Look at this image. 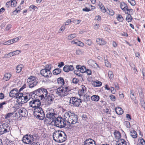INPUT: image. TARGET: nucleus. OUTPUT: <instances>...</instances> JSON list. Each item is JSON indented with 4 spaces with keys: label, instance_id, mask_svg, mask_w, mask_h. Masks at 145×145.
<instances>
[{
    "label": "nucleus",
    "instance_id": "f257e3e1",
    "mask_svg": "<svg viewBox=\"0 0 145 145\" xmlns=\"http://www.w3.org/2000/svg\"><path fill=\"white\" fill-rule=\"evenodd\" d=\"M64 118L67 121V123L74 124L77 123V116L73 112L70 111L66 112L64 115Z\"/></svg>",
    "mask_w": 145,
    "mask_h": 145
},
{
    "label": "nucleus",
    "instance_id": "f03ea898",
    "mask_svg": "<svg viewBox=\"0 0 145 145\" xmlns=\"http://www.w3.org/2000/svg\"><path fill=\"white\" fill-rule=\"evenodd\" d=\"M53 136L54 140L57 142H63L66 140V134L64 131H56L53 133Z\"/></svg>",
    "mask_w": 145,
    "mask_h": 145
},
{
    "label": "nucleus",
    "instance_id": "7ed1b4c3",
    "mask_svg": "<svg viewBox=\"0 0 145 145\" xmlns=\"http://www.w3.org/2000/svg\"><path fill=\"white\" fill-rule=\"evenodd\" d=\"M33 92L32 96L35 98H38L41 100L44 98L45 96L47 95L48 93L47 90L43 88H39Z\"/></svg>",
    "mask_w": 145,
    "mask_h": 145
},
{
    "label": "nucleus",
    "instance_id": "20e7f679",
    "mask_svg": "<svg viewBox=\"0 0 145 145\" xmlns=\"http://www.w3.org/2000/svg\"><path fill=\"white\" fill-rule=\"evenodd\" d=\"M70 91L67 86H61L57 89L55 91L56 93L61 97H64L69 94Z\"/></svg>",
    "mask_w": 145,
    "mask_h": 145
},
{
    "label": "nucleus",
    "instance_id": "39448f33",
    "mask_svg": "<svg viewBox=\"0 0 145 145\" xmlns=\"http://www.w3.org/2000/svg\"><path fill=\"white\" fill-rule=\"evenodd\" d=\"M54 121L55 126L60 128L65 127L67 124V121L64 118H63L61 117H57Z\"/></svg>",
    "mask_w": 145,
    "mask_h": 145
},
{
    "label": "nucleus",
    "instance_id": "423d86ee",
    "mask_svg": "<svg viewBox=\"0 0 145 145\" xmlns=\"http://www.w3.org/2000/svg\"><path fill=\"white\" fill-rule=\"evenodd\" d=\"M38 137L37 135H25L23 138L22 141L25 144H29L34 142L38 138Z\"/></svg>",
    "mask_w": 145,
    "mask_h": 145
},
{
    "label": "nucleus",
    "instance_id": "0eeeda50",
    "mask_svg": "<svg viewBox=\"0 0 145 145\" xmlns=\"http://www.w3.org/2000/svg\"><path fill=\"white\" fill-rule=\"evenodd\" d=\"M33 114L34 116L37 117V118H38L40 120H43L45 117L44 112L40 107L35 108Z\"/></svg>",
    "mask_w": 145,
    "mask_h": 145
},
{
    "label": "nucleus",
    "instance_id": "6e6552de",
    "mask_svg": "<svg viewBox=\"0 0 145 145\" xmlns=\"http://www.w3.org/2000/svg\"><path fill=\"white\" fill-rule=\"evenodd\" d=\"M10 126L7 124L1 122L0 123V134L2 135L10 130Z\"/></svg>",
    "mask_w": 145,
    "mask_h": 145
},
{
    "label": "nucleus",
    "instance_id": "1a4fd4ad",
    "mask_svg": "<svg viewBox=\"0 0 145 145\" xmlns=\"http://www.w3.org/2000/svg\"><path fill=\"white\" fill-rule=\"evenodd\" d=\"M35 99L30 101L29 103L30 106L35 108L40 107L41 104V103L40 100L41 99H39L38 98H35Z\"/></svg>",
    "mask_w": 145,
    "mask_h": 145
},
{
    "label": "nucleus",
    "instance_id": "9d476101",
    "mask_svg": "<svg viewBox=\"0 0 145 145\" xmlns=\"http://www.w3.org/2000/svg\"><path fill=\"white\" fill-rule=\"evenodd\" d=\"M82 102L81 100L78 98L71 97L70 100V103L73 104L74 106L76 107L79 106Z\"/></svg>",
    "mask_w": 145,
    "mask_h": 145
},
{
    "label": "nucleus",
    "instance_id": "9b49d317",
    "mask_svg": "<svg viewBox=\"0 0 145 145\" xmlns=\"http://www.w3.org/2000/svg\"><path fill=\"white\" fill-rule=\"evenodd\" d=\"M18 95V99H17L18 101L21 104L26 103L29 99V97H28L27 96H23V93H19Z\"/></svg>",
    "mask_w": 145,
    "mask_h": 145
},
{
    "label": "nucleus",
    "instance_id": "f8f14e48",
    "mask_svg": "<svg viewBox=\"0 0 145 145\" xmlns=\"http://www.w3.org/2000/svg\"><path fill=\"white\" fill-rule=\"evenodd\" d=\"M20 91H18L17 88H14L11 90L9 93V96L10 97H15L18 99V95L19 94Z\"/></svg>",
    "mask_w": 145,
    "mask_h": 145
},
{
    "label": "nucleus",
    "instance_id": "ddd939ff",
    "mask_svg": "<svg viewBox=\"0 0 145 145\" xmlns=\"http://www.w3.org/2000/svg\"><path fill=\"white\" fill-rule=\"evenodd\" d=\"M54 98L55 96L54 95L50 93L48 94V95L45 96L44 99H46L49 104H50L53 102Z\"/></svg>",
    "mask_w": 145,
    "mask_h": 145
},
{
    "label": "nucleus",
    "instance_id": "4468645a",
    "mask_svg": "<svg viewBox=\"0 0 145 145\" xmlns=\"http://www.w3.org/2000/svg\"><path fill=\"white\" fill-rule=\"evenodd\" d=\"M41 74L45 77L48 78L51 77L52 76L51 72L48 71L46 69H42L40 71Z\"/></svg>",
    "mask_w": 145,
    "mask_h": 145
},
{
    "label": "nucleus",
    "instance_id": "2eb2a0df",
    "mask_svg": "<svg viewBox=\"0 0 145 145\" xmlns=\"http://www.w3.org/2000/svg\"><path fill=\"white\" fill-rule=\"evenodd\" d=\"M133 11L132 9H130L129 10L126 12L125 13L127 14V15L126 17V20L128 22H131L133 19L131 14H133Z\"/></svg>",
    "mask_w": 145,
    "mask_h": 145
},
{
    "label": "nucleus",
    "instance_id": "dca6fc26",
    "mask_svg": "<svg viewBox=\"0 0 145 145\" xmlns=\"http://www.w3.org/2000/svg\"><path fill=\"white\" fill-rule=\"evenodd\" d=\"M84 145H96L95 142L91 138H88L84 141Z\"/></svg>",
    "mask_w": 145,
    "mask_h": 145
},
{
    "label": "nucleus",
    "instance_id": "f3484780",
    "mask_svg": "<svg viewBox=\"0 0 145 145\" xmlns=\"http://www.w3.org/2000/svg\"><path fill=\"white\" fill-rule=\"evenodd\" d=\"M18 113L20 116L24 117L27 115V112L26 110L24 108L20 109L18 111Z\"/></svg>",
    "mask_w": 145,
    "mask_h": 145
},
{
    "label": "nucleus",
    "instance_id": "a211bd4d",
    "mask_svg": "<svg viewBox=\"0 0 145 145\" xmlns=\"http://www.w3.org/2000/svg\"><path fill=\"white\" fill-rule=\"evenodd\" d=\"M87 88L84 85L81 86V88L80 89L78 92V94L80 96H82L86 93Z\"/></svg>",
    "mask_w": 145,
    "mask_h": 145
},
{
    "label": "nucleus",
    "instance_id": "6ab92c4d",
    "mask_svg": "<svg viewBox=\"0 0 145 145\" xmlns=\"http://www.w3.org/2000/svg\"><path fill=\"white\" fill-rule=\"evenodd\" d=\"M74 68L72 65H65L63 68V70L66 72H68L70 71H72L74 70Z\"/></svg>",
    "mask_w": 145,
    "mask_h": 145
},
{
    "label": "nucleus",
    "instance_id": "aec40b11",
    "mask_svg": "<svg viewBox=\"0 0 145 145\" xmlns=\"http://www.w3.org/2000/svg\"><path fill=\"white\" fill-rule=\"evenodd\" d=\"M56 114L55 112L51 114H46V117L48 118L51 120L53 121H54V120L57 117Z\"/></svg>",
    "mask_w": 145,
    "mask_h": 145
},
{
    "label": "nucleus",
    "instance_id": "412c9836",
    "mask_svg": "<svg viewBox=\"0 0 145 145\" xmlns=\"http://www.w3.org/2000/svg\"><path fill=\"white\" fill-rule=\"evenodd\" d=\"M88 63L89 65L94 68L96 67L100 68L99 65L96 63V62L92 60H88Z\"/></svg>",
    "mask_w": 145,
    "mask_h": 145
},
{
    "label": "nucleus",
    "instance_id": "4be33fe9",
    "mask_svg": "<svg viewBox=\"0 0 145 145\" xmlns=\"http://www.w3.org/2000/svg\"><path fill=\"white\" fill-rule=\"evenodd\" d=\"M120 8L125 12L129 10L130 9H128V7L127 4L124 2H121L120 4Z\"/></svg>",
    "mask_w": 145,
    "mask_h": 145
},
{
    "label": "nucleus",
    "instance_id": "5701e85b",
    "mask_svg": "<svg viewBox=\"0 0 145 145\" xmlns=\"http://www.w3.org/2000/svg\"><path fill=\"white\" fill-rule=\"evenodd\" d=\"M12 76V75L9 73L5 74L3 80L5 81L8 80Z\"/></svg>",
    "mask_w": 145,
    "mask_h": 145
},
{
    "label": "nucleus",
    "instance_id": "b1692460",
    "mask_svg": "<svg viewBox=\"0 0 145 145\" xmlns=\"http://www.w3.org/2000/svg\"><path fill=\"white\" fill-rule=\"evenodd\" d=\"M96 42L97 44L101 45H105L106 43V42L102 39H97Z\"/></svg>",
    "mask_w": 145,
    "mask_h": 145
},
{
    "label": "nucleus",
    "instance_id": "393cba45",
    "mask_svg": "<svg viewBox=\"0 0 145 145\" xmlns=\"http://www.w3.org/2000/svg\"><path fill=\"white\" fill-rule=\"evenodd\" d=\"M115 111L117 114L118 115H121L123 112V111L121 108L118 107L115 109Z\"/></svg>",
    "mask_w": 145,
    "mask_h": 145
},
{
    "label": "nucleus",
    "instance_id": "a878e982",
    "mask_svg": "<svg viewBox=\"0 0 145 145\" xmlns=\"http://www.w3.org/2000/svg\"><path fill=\"white\" fill-rule=\"evenodd\" d=\"M71 43L72 44H76L77 45L83 47L84 45V44L82 42L80 41H78L76 40H73L71 42Z\"/></svg>",
    "mask_w": 145,
    "mask_h": 145
},
{
    "label": "nucleus",
    "instance_id": "bb28decb",
    "mask_svg": "<svg viewBox=\"0 0 145 145\" xmlns=\"http://www.w3.org/2000/svg\"><path fill=\"white\" fill-rule=\"evenodd\" d=\"M57 81L58 84L60 85L61 86L62 85H64L65 83L64 79L63 78H58L57 79Z\"/></svg>",
    "mask_w": 145,
    "mask_h": 145
},
{
    "label": "nucleus",
    "instance_id": "cd10ccee",
    "mask_svg": "<svg viewBox=\"0 0 145 145\" xmlns=\"http://www.w3.org/2000/svg\"><path fill=\"white\" fill-rule=\"evenodd\" d=\"M38 82L36 80H35V81H32L31 82L29 83L28 84V85L30 88H33L34 86H35L37 84Z\"/></svg>",
    "mask_w": 145,
    "mask_h": 145
},
{
    "label": "nucleus",
    "instance_id": "c85d7f7f",
    "mask_svg": "<svg viewBox=\"0 0 145 145\" xmlns=\"http://www.w3.org/2000/svg\"><path fill=\"white\" fill-rule=\"evenodd\" d=\"M116 145H127L126 142L123 139H121L117 142Z\"/></svg>",
    "mask_w": 145,
    "mask_h": 145
},
{
    "label": "nucleus",
    "instance_id": "c756f323",
    "mask_svg": "<svg viewBox=\"0 0 145 145\" xmlns=\"http://www.w3.org/2000/svg\"><path fill=\"white\" fill-rule=\"evenodd\" d=\"M102 85V83L98 81L93 82L92 83V85L94 87H99Z\"/></svg>",
    "mask_w": 145,
    "mask_h": 145
},
{
    "label": "nucleus",
    "instance_id": "7c9ffc66",
    "mask_svg": "<svg viewBox=\"0 0 145 145\" xmlns=\"http://www.w3.org/2000/svg\"><path fill=\"white\" fill-rule=\"evenodd\" d=\"M99 97L98 95H94L91 97V99L93 101H98L99 99Z\"/></svg>",
    "mask_w": 145,
    "mask_h": 145
},
{
    "label": "nucleus",
    "instance_id": "2f4dec72",
    "mask_svg": "<svg viewBox=\"0 0 145 145\" xmlns=\"http://www.w3.org/2000/svg\"><path fill=\"white\" fill-rule=\"evenodd\" d=\"M61 72V70L60 69L57 68L53 71V73L54 74L56 75L60 73Z\"/></svg>",
    "mask_w": 145,
    "mask_h": 145
},
{
    "label": "nucleus",
    "instance_id": "473e14b6",
    "mask_svg": "<svg viewBox=\"0 0 145 145\" xmlns=\"http://www.w3.org/2000/svg\"><path fill=\"white\" fill-rule=\"evenodd\" d=\"M130 135L133 138H136L137 136V134L136 132L134 130L131 131Z\"/></svg>",
    "mask_w": 145,
    "mask_h": 145
},
{
    "label": "nucleus",
    "instance_id": "72a5a7b5",
    "mask_svg": "<svg viewBox=\"0 0 145 145\" xmlns=\"http://www.w3.org/2000/svg\"><path fill=\"white\" fill-rule=\"evenodd\" d=\"M114 135L116 138L118 139L121 137V133L118 131H115L114 132Z\"/></svg>",
    "mask_w": 145,
    "mask_h": 145
},
{
    "label": "nucleus",
    "instance_id": "f704fd0d",
    "mask_svg": "<svg viewBox=\"0 0 145 145\" xmlns=\"http://www.w3.org/2000/svg\"><path fill=\"white\" fill-rule=\"evenodd\" d=\"M35 80H36L35 77L34 76H31L28 78L27 81L28 84L29 83L31 82L32 81H35Z\"/></svg>",
    "mask_w": 145,
    "mask_h": 145
},
{
    "label": "nucleus",
    "instance_id": "c9c22d12",
    "mask_svg": "<svg viewBox=\"0 0 145 145\" xmlns=\"http://www.w3.org/2000/svg\"><path fill=\"white\" fill-rule=\"evenodd\" d=\"M22 66V65H21L17 66L16 67V72L17 73H19L21 71Z\"/></svg>",
    "mask_w": 145,
    "mask_h": 145
},
{
    "label": "nucleus",
    "instance_id": "e433bc0d",
    "mask_svg": "<svg viewBox=\"0 0 145 145\" xmlns=\"http://www.w3.org/2000/svg\"><path fill=\"white\" fill-rule=\"evenodd\" d=\"M77 36V35L75 33L71 34L68 37V39L71 40L75 37Z\"/></svg>",
    "mask_w": 145,
    "mask_h": 145
},
{
    "label": "nucleus",
    "instance_id": "4c0bfd02",
    "mask_svg": "<svg viewBox=\"0 0 145 145\" xmlns=\"http://www.w3.org/2000/svg\"><path fill=\"white\" fill-rule=\"evenodd\" d=\"M82 96H83V99L85 101H88L90 99L89 97L87 95L85 94Z\"/></svg>",
    "mask_w": 145,
    "mask_h": 145
},
{
    "label": "nucleus",
    "instance_id": "58836bf2",
    "mask_svg": "<svg viewBox=\"0 0 145 145\" xmlns=\"http://www.w3.org/2000/svg\"><path fill=\"white\" fill-rule=\"evenodd\" d=\"M46 112V114H50L54 112V109L52 108H49L47 109Z\"/></svg>",
    "mask_w": 145,
    "mask_h": 145
},
{
    "label": "nucleus",
    "instance_id": "ea45409f",
    "mask_svg": "<svg viewBox=\"0 0 145 145\" xmlns=\"http://www.w3.org/2000/svg\"><path fill=\"white\" fill-rule=\"evenodd\" d=\"M108 76L110 80H113L114 75L113 72L111 71H109L108 72Z\"/></svg>",
    "mask_w": 145,
    "mask_h": 145
},
{
    "label": "nucleus",
    "instance_id": "a19ab883",
    "mask_svg": "<svg viewBox=\"0 0 145 145\" xmlns=\"http://www.w3.org/2000/svg\"><path fill=\"white\" fill-rule=\"evenodd\" d=\"M14 56V53H13V52H10L8 54H5V57H9L11 56Z\"/></svg>",
    "mask_w": 145,
    "mask_h": 145
},
{
    "label": "nucleus",
    "instance_id": "79ce46f5",
    "mask_svg": "<svg viewBox=\"0 0 145 145\" xmlns=\"http://www.w3.org/2000/svg\"><path fill=\"white\" fill-rule=\"evenodd\" d=\"M80 71L82 73L85 72L86 71V67L84 66L81 67Z\"/></svg>",
    "mask_w": 145,
    "mask_h": 145
},
{
    "label": "nucleus",
    "instance_id": "37998d69",
    "mask_svg": "<svg viewBox=\"0 0 145 145\" xmlns=\"http://www.w3.org/2000/svg\"><path fill=\"white\" fill-rule=\"evenodd\" d=\"M81 20H74L72 19V22L75 24H79L81 22Z\"/></svg>",
    "mask_w": 145,
    "mask_h": 145
},
{
    "label": "nucleus",
    "instance_id": "c03bdc74",
    "mask_svg": "<svg viewBox=\"0 0 145 145\" xmlns=\"http://www.w3.org/2000/svg\"><path fill=\"white\" fill-rule=\"evenodd\" d=\"M44 69H46L48 71H50L51 69V64H47L45 66V67Z\"/></svg>",
    "mask_w": 145,
    "mask_h": 145
},
{
    "label": "nucleus",
    "instance_id": "a18cd8bd",
    "mask_svg": "<svg viewBox=\"0 0 145 145\" xmlns=\"http://www.w3.org/2000/svg\"><path fill=\"white\" fill-rule=\"evenodd\" d=\"M14 114V113H9L7 114L6 115H5V118L6 119H7L8 118H10Z\"/></svg>",
    "mask_w": 145,
    "mask_h": 145
},
{
    "label": "nucleus",
    "instance_id": "49530a36",
    "mask_svg": "<svg viewBox=\"0 0 145 145\" xmlns=\"http://www.w3.org/2000/svg\"><path fill=\"white\" fill-rule=\"evenodd\" d=\"M117 18L118 20L120 22H122L123 20V18L121 14L118 15V17H117Z\"/></svg>",
    "mask_w": 145,
    "mask_h": 145
},
{
    "label": "nucleus",
    "instance_id": "de8ad7c7",
    "mask_svg": "<svg viewBox=\"0 0 145 145\" xmlns=\"http://www.w3.org/2000/svg\"><path fill=\"white\" fill-rule=\"evenodd\" d=\"M128 2L132 5L134 6L136 4L135 1V0H127Z\"/></svg>",
    "mask_w": 145,
    "mask_h": 145
},
{
    "label": "nucleus",
    "instance_id": "09e8293b",
    "mask_svg": "<svg viewBox=\"0 0 145 145\" xmlns=\"http://www.w3.org/2000/svg\"><path fill=\"white\" fill-rule=\"evenodd\" d=\"M85 43L87 44L90 46L92 43L91 40L89 39L86 40Z\"/></svg>",
    "mask_w": 145,
    "mask_h": 145
},
{
    "label": "nucleus",
    "instance_id": "8fccbe9b",
    "mask_svg": "<svg viewBox=\"0 0 145 145\" xmlns=\"http://www.w3.org/2000/svg\"><path fill=\"white\" fill-rule=\"evenodd\" d=\"M105 66L107 67H111V64L107 60H105Z\"/></svg>",
    "mask_w": 145,
    "mask_h": 145
},
{
    "label": "nucleus",
    "instance_id": "3c124183",
    "mask_svg": "<svg viewBox=\"0 0 145 145\" xmlns=\"http://www.w3.org/2000/svg\"><path fill=\"white\" fill-rule=\"evenodd\" d=\"M7 103V101H4L3 102L0 103V109L3 108V106L6 105Z\"/></svg>",
    "mask_w": 145,
    "mask_h": 145
},
{
    "label": "nucleus",
    "instance_id": "603ef678",
    "mask_svg": "<svg viewBox=\"0 0 145 145\" xmlns=\"http://www.w3.org/2000/svg\"><path fill=\"white\" fill-rule=\"evenodd\" d=\"M76 53L77 55H81L82 54L83 52L81 50L78 49L76 50Z\"/></svg>",
    "mask_w": 145,
    "mask_h": 145
},
{
    "label": "nucleus",
    "instance_id": "864d4df0",
    "mask_svg": "<svg viewBox=\"0 0 145 145\" xmlns=\"http://www.w3.org/2000/svg\"><path fill=\"white\" fill-rule=\"evenodd\" d=\"M72 19L71 20L68 19L67 20L66 22H65V25H68L70 24L71 22H72Z\"/></svg>",
    "mask_w": 145,
    "mask_h": 145
},
{
    "label": "nucleus",
    "instance_id": "5fc2aeb1",
    "mask_svg": "<svg viewBox=\"0 0 145 145\" xmlns=\"http://www.w3.org/2000/svg\"><path fill=\"white\" fill-rule=\"evenodd\" d=\"M130 97L131 99L133 101H135L136 99V98L134 94L132 93V92H131L130 94Z\"/></svg>",
    "mask_w": 145,
    "mask_h": 145
},
{
    "label": "nucleus",
    "instance_id": "6e6d98bb",
    "mask_svg": "<svg viewBox=\"0 0 145 145\" xmlns=\"http://www.w3.org/2000/svg\"><path fill=\"white\" fill-rule=\"evenodd\" d=\"M140 144H138L140 145H145V141L143 139H141L140 141Z\"/></svg>",
    "mask_w": 145,
    "mask_h": 145
},
{
    "label": "nucleus",
    "instance_id": "4d7b16f0",
    "mask_svg": "<svg viewBox=\"0 0 145 145\" xmlns=\"http://www.w3.org/2000/svg\"><path fill=\"white\" fill-rule=\"evenodd\" d=\"M29 8H32V9L34 10H37L38 9L37 7L36 6H35L33 5H31L30 6Z\"/></svg>",
    "mask_w": 145,
    "mask_h": 145
},
{
    "label": "nucleus",
    "instance_id": "13d9d810",
    "mask_svg": "<svg viewBox=\"0 0 145 145\" xmlns=\"http://www.w3.org/2000/svg\"><path fill=\"white\" fill-rule=\"evenodd\" d=\"M108 10L109 11V12H108V14H109L110 15L113 16L114 14V12L113 10H109L108 9Z\"/></svg>",
    "mask_w": 145,
    "mask_h": 145
},
{
    "label": "nucleus",
    "instance_id": "bf43d9fd",
    "mask_svg": "<svg viewBox=\"0 0 145 145\" xmlns=\"http://www.w3.org/2000/svg\"><path fill=\"white\" fill-rule=\"evenodd\" d=\"M125 125L127 128H129L131 126L130 123L129 121H125Z\"/></svg>",
    "mask_w": 145,
    "mask_h": 145
},
{
    "label": "nucleus",
    "instance_id": "052dcab7",
    "mask_svg": "<svg viewBox=\"0 0 145 145\" xmlns=\"http://www.w3.org/2000/svg\"><path fill=\"white\" fill-rule=\"evenodd\" d=\"M19 38L18 37L14 38L13 39H11L12 40V43H13L14 42H16L18 41L19 40Z\"/></svg>",
    "mask_w": 145,
    "mask_h": 145
},
{
    "label": "nucleus",
    "instance_id": "680f3d73",
    "mask_svg": "<svg viewBox=\"0 0 145 145\" xmlns=\"http://www.w3.org/2000/svg\"><path fill=\"white\" fill-rule=\"evenodd\" d=\"M20 12V10H17L16 9V10L12 12V15H16L17 13L19 12Z\"/></svg>",
    "mask_w": 145,
    "mask_h": 145
},
{
    "label": "nucleus",
    "instance_id": "e2e57ef3",
    "mask_svg": "<svg viewBox=\"0 0 145 145\" xmlns=\"http://www.w3.org/2000/svg\"><path fill=\"white\" fill-rule=\"evenodd\" d=\"M110 99L113 101H115L116 100V97L115 96L112 95H110Z\"/></svg>",
    "mask_w": 145,
    "mask_h": 145
},
{
    "label": "nucleus",
    "instance_id": "0e129e2a",
    "mask_svg": "<svg viewBox=\"0 0 145 145\" xmlns=\"http://www.w3.org/2000/svg\"><path fill=\"white\" fill-rule=\"evenodd\" d=\"M79 82V80L76 78H74L73 79L72 82L74 84H77Z\"/></svg>",
    "mask_w": 145,
    "mask_h": 145
},
{
    "label": "nucleus",
    "instance_id": "69168bd1",
    "mask_svg": "<svg viewBox=\"0 0 145 145\" xmlns=\"http://www.w3.org/2000/svg\"><path fill=\"white\" fill-rule=\"evenodd\" d=\"M5 44H4V45H9L10 44H12V40H9L7 41V42H5Z\"/></svg>",
    "mask_w": 145,
    "mask_h": 145
},
{
    "label": "nucleus",
    "instance_id": "338daca9",
    "mask_svg": "<svg viewBox=\"0 0 145 145\" xmlns=\"http://www.w3.org/2000/svg\"><path fill=\"white\" fill-rule=\"evenodd\" d=\"M14 55H17L19 54L21 52V50H16L15 51H13Z\"/></svg>",
    "mask_w": 145,
    "mask_h": 145
},
{
    "label": "nucleus",
    "instance_id": "774afa93",
    "mask_svg": "<svg viewBox=\"0 0 145 145\" xmlns=\"http://www.w3.org/2000/svg\"><path fill=\"white\" fill-rule=\"evenodd\" d=\"M142 73L143 75V79H145V69L143 68L142 71Z\"/></svg>",
    "mask_w": 145,
    "mask_h": 145
}]
</instances>
